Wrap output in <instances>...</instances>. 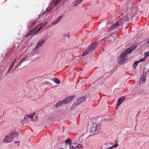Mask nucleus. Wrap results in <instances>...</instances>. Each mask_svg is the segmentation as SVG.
<instances>
[{"instance_id":"obj_1","label":"nucleus","mask_w":149,"mask_h":149,"mask_svg":"<svg viewBox=\"0 0 149 149\" xmlns=\"http://www.w3.org/2000/svg\"><path fill=\"white\" fill-rule=\"evenodd\" d=\"M136 45L132 46L126 49L125 52L121 53L120 56L118 58V61L120 64H123L126 62L127 59L126 57L127 54H130L136 47Z\"/></svg>"},{"instance_id":"obj_2","label":"nucleus","mask_w":149,"mask_h":149,"mask_svg":"<svg viewBox=\"0 0 149 149\" xmlns=\"http://www.w3.org/2000/svg\"><path fill=\"white\" fill-rule=\"evenodd\" d=\"M97 45V42H95L94 43L89 46L88 48L83 52V56H84L90 53L91 51L94 49Z\"/></svg>"},{"instance_id":"obj_3","label":"nucleus","mask_w":149,"mask_h":149,"mask_svg":"<svg viewBox=\"0 0 149 149\" xmlns=\"http://www.w3.org/2000/svg\"><path fill=\"white\" fill-rule=\"evenodd\" d=\"M18 135V134L17 132L12 134L11 135L5 137L3 139V141L5 143H9L13 140V138L16 137Z\"/></svg>"},{"instance_id":"obj_4","label":"nucleus","mask_w":149,"mask_h":149,"mask_svg":"<svg viewBox=\"0 0 149 149\" xmlns=\"http://www.w3.org/2000/svg\"><path fill=\"white\" fill-rule=\"evenodd\" d=\"M114 37L112 35L110 34L107 35L105 37L101 40L100 41L101 42L102 40H104L113 42L114 41Z\"/></svg>"},{"instance_id":"obj_5","label":"nucleus","mask_w":149,"mask_h":149,"mask_svg":"<svg viewBox=\"0 0 149 149\" xmlns=\"http://www.w3.org/2000/svg\"><path fill=\"white\" fill-rule=\"evenodd\" d=\"M92 125L93 126L90 128V130L92 132L98 131L101 129V127L100 125H97L96 123H93Z\"/></svg>"},{"instance_id":"obj_6","label":"nucleus","mask_w":149,"mask_h":149,"mask_svg":"<svg viewBox=\"0 0 149 149\" xmlns=\"http://www.w3.org/2000/svg\"><path fill=\"white\" fill-rule=\"evenodd\" d=\"M45 42V40L44 39H42L38 43L37 45L34 47V49L36 50L38 49V48L41 47Z\"/></svg>"},{"instance_id":"obj_7","label":"nucleus","mask_w":149,"mask_h":149,"mask_svg":"<svg viewBox=\"0 0 149 149\" xmlns=\"http://www.w3.org/2000/svg\"><path fill=\"white\" fill-rule=\"evenodd\" d=\"M74 98V96H69L68 97L66 98L63 100V101L65 102V104H67L70 102Z\"/></svg>"},{"instance_id":"obj_8","label":"nucleus","mask_w":149,"mask_h":149,"mask_svg":"<svg viewBox=\"0 0 149 149\" xmlns=\"http://www.w3.org/2000/svg\"><path fill=\"white\" fill-rule=\"evenodd\" d=\"M146 60V58L144 57L143 58L141 59H140L139 61H135L134 63L133 64V66H132L133 68L134 69L136 68V66H137V65H138V63L139 62L144 61Z\"/></svg>"},{"instance_id":"obj_9","label":"nucleus","mask_w":149,"mask_h":149,"mask_svg":"<svg viewBox=\"0 0 149 149\" xmlns=\"http://www.w3.org/2000/svg\"><path fill=\"white\" fill-rule=\"evenodd\" d=\"M125 97L124 96L120 97L118 100L116 104L117 107L119 106L125 100Z\"/></svg>"},{"instance_id":"obj_10","label":"nucleus","mask_w":149,"mask_h":149,"mask_svg":"<svg viewBox=\"0 0 149 149\" xmlns=\"http://www.w3.org/2000/svg\"><path fill=\"white\" fill-rule=\"evenodd\" d=\"M44 27V26L40 23L35 28V31H36V33H38L41 29H42Z\"/></svg>"},{"instance_id":"obj_11","label":"nucleus","mask_w":149,"mask_h":149,"mask_svg":"<svg viewBox=\"0 0 149 149\" xmlns=\"http://www.w3.org/2000/svg\"><path fill=\"white\" fill-rule=\"evenodd\" d=\"M86 99V97H82L77 100V102L76 103V105H78L81 103L84 102Z\"/></svg>"},{"instance_id":"obj_12","label":"nucleus","mask_w":149,"mask_h":149,"mask_svg":"<svg viewBox=\"0 0 149 149\" xmlns=\"http://www.w3.org/2000/svg\"><path fill=\"white\" fill-rule=\"evenodd\" d=\"M17 60V57H16V58L14 59V60L13 61H12V63L11 64V65H10L9 68L8 70V72H10L11 70L13 67L14 65L15 64Z\"/></svg>"},{"instance_id":"obj_13","label":"nucleus","mask_w":149,"mask_h":149,"mask_svg":"<svg viewBox=\"0 0 149 149\" xmlns=\"http://www.w3.org/2000/svg\"><path fill=\"white\" fill-rule=\"evenodd\" d=\"M17 60V57H16V58L14 59V60L13 61H12V63L11 64V65H10L9 68L8 70V72H10L11 70L13 67L14 65L15 64Z\"/></svg>"},{"instance_id":"obj_14","label":"nucleus","mask_w":149,"mask_h":149,"mask_svg":"<svg viewBox=\"0 0 149 149\" xmlns=\"http://www.w3.org/2000/svg\"><path fill=\"white\" fill-rule=\"evenodd\" d=\"M36 33V31H35V29H34V30L31 31L30 32L26 34L25 36L26 37H27L32 35H35Z\"/></svg>"},{"instance_id":"obj_15","label":"nucleus","mask_w":149,"mask_h":149,"mask_svg":"<svg viewBox=\"0 0 149 149\" xmlns=\"http://www.w3.org/2000/svg\"><path fill=\"white\" fill-rule=\"evenodd\" d=\"M36 21H35V20L31 21L29 23L28 26L30 28L32 27L36 24Z\"/></svg>"},{"instance_id":"obj_16","label":"nucleus","mask_w":149,"mask_h":149,"mask_svg":"<svg viewBox=\"0 0 149 149\" xmlns=\"http://www.w3.org/2000/svg\"><path fill=\"white\" fill-rule=\"evenodd\" d=\"M62 0H52L51 1L52 4H54V6H56Z\"/></svg>"},{"instance_id":"obj_17","label":"nucleus","mask_w":149,"mask_h":149,"mask_svg":"<svg viewBox=\"0 0 149 149\" xmlns=\"http://www.w3.org/2000/svg\"><path fill=\"white\" fill-rule=\"evenodd\" d=\"M45 14V12H44L42 13H41L40 15L38 16L36 18V19L34 20L35 21H36V22H38L39 21H38L39 19L42 17L43 15Z\"/></svg>"},{"instance_id":"obj_18","label":"nucleus","mask_w":149,"mask_h":149,"mask_svg":"<svg viewBox=\"0 0 149 149\" xmlns=\"http://www.w3.org/2000/svg\"><path fill=\"white\" fill-rule=\"evenodd\" d=\"M65 102L63 101H63H61L58 102L56 105V107H60L62 104H65Z\"/></svg>"},{"instance_id":"obj_19","label":"nucleus","mask_w":149,"mask_h":149,"mask_svg":"<svg viewBox=\"0 0 149 149\" xmlns=\"http://www.w3.org/2000/svg\"><path fill=\"white\" fill-rule=\"evenodd\" d=\"M146 80V79L145 78L144 76L143 75L140 79L139 81V83H143L145 82Z\"/></svg>"},{"instance_id":"obj_20","label":"nucleus","mask_w":149,"mask_h":149,"mask_svg":"<svg viewBox=\"0 0 149 149\" xmlns=\"http://www.w3.org/2000/svg\"><path fill=\"white\" fill-rule=\"evenodd\" d=\"M76 144L77 143H74L72 144L71 145H70V149H74L77 148V146L76 145Z\"/></svg>"},{"instance_id":"obj_21","label":"nucleus","mask_w":149,"mask_h":149,"mask_svg":"<svg viewBox=\"0 0 149 149\" xmlns=\"http://www.w3.org/2000/svg\"><path fill=\"white\" fill-rule=\"evenodd\" d=\"M119 25V24H118V22H117L116 24H115L113 25L111 27L110 30V29H113L114 28H115L117 27Z\"/></svg>"},{"instance_id":"obj_22","label":"nucleus","mask_w":149,"mask_h":149,"mask_svg":"<svg viewBox=\"0 0 149 149\" xmlns=\"http://www.w3.org/2000/svg\"><path fill=\"white\" fill-rule=\"evenodd\" d=\"M82 1V0H77L74 5V6H76L78 4L80 3Z\"/></svg>"},{"instance_id":"obj_23","label":"nucleus","mask_w":149,"mask_h":149,"mask_svg":"<svg viewBox=\"0 0 149 149\" xmlns=\"http://www.w3.org/2000/svg\"><path fill=\"white\" fill-rule=\"evenodd\" d=\"M53 80L54 81V82H55L56 84H59L60 83V81L57 78H54L53 79Z\"/></svg>"},{"instance_id":"obj_24","label":"nucleus","mask_w":149,"mask_h":149,"mask_svg":"<svg viewBox=\"0 0 149 149\" xmlns=\"http://www.w3.org/2000/svg\"><path fill=\"white\" fill-rule=\"evenodd\" d=\"M35 115V113H33L28 115L29 117L31 119V120H33V117Z\"/></svg>"},{"instance_id":"obj_25","label":"nucleus","mask_w":149,"mask_h":149,"mask_svg":"<svg viewBox=\"0 0 149 149\" xmlns=\"http://www.w3.org/2000/svg\"><path fill=\"white\" fill-rule=\"evenodd\" d=\"M71 141L70 139H68L65 141V143L66 144H70Z\"/></svg>"},{"instance_id":"obj_26","label":"nucleus","mask_w":149,"mask_h":149,"mask_svg":"<svg viewBox=\"0 0 149 149\" xmlns=\"http://www.w3.org/2000/svg\"><path fill=\"white\" fill-rule=\"evenodd\" d=\"M15 47L14 46L13 47L12 49H10V50L9 51V52L7 53V56H8V54L10 55V54H11L12 52L13 51V50L15 48Z\"/></svg>"},{"instance_id":"obj_27","label":"nucleus","mask_w":149,"mask_h":149,"mask_svg":"<svg viewBox=\"0 0 149 149\" xmlns=\"http://www.w3.org/2000/svg\"><path fill=\"white\" fill-rule=\"evenodd\" d=\"M51 8H52V7H48L46 9L45 11V13L46 12H49V11H50V10H51Z\"/></svg>"},{"instance_id":"obj_28","label":"nucleus","mask_w":149,"mask_h":149,"mask_svg":"<svg viewBox=\"0 0 149 149\" xmlns=\"http://www.w3.org/2000/svg\"><path fill=\"white\" fill-rule=\"evenodd\" d=\"M77 148H81L83 147V146L81 144L77 143Z\"/></svg>"},{"instance_id":"obj_29","label":"nucleus","mask_w":149,"mask_h":149,"mask_svg":"<svg viewBox=\"0 0 149 149\" xmlns=\"http://www.w3.org/2000/svg\"><path fill=\"white\" fill-rule=\"evenodd\" d=\"M69 34H70V33H68L67 34L63 35V37L64 38H70Z\"/></svg>"},{"instance_id":"obj_30","label":"nucleus","mask_w":149,"mask_h":149,"mask_svg":"<svg viewBox=\"0 0 149 149\" xmlns=\"http://www.w3.org/2000/svg\"><path fill=\"white\" fill-rule=\"evenodd\" d=\"M38 120V116H36L33 119V120H31V121H36Z\"/></svg>"},{"instance_id":"obj_31","label":"nucleus","mask_w":149,"mask_h":149,"mask_svg":"<svg viewBox=\"0 0 149 149\" xmlns=\"http://www.w3.org/2000/svg\"><path fill=\"white\" fill-rule=\"evenodd\" d=\"M63 15H61L58 17L57 19H56L58 22L60 20V19L63 18Z\"/></svg>"},{"instance_id":"obj_32","label":"nucleus","mask_w":149,"mask_h":149,"mask_svg":"<svg viewBox=\"0 0 149 149\" xmlns=\"http://www.w3.org/2000/svg\"><path fill=\"white\" fill-rule=\"evenodd\" d=\"M58 21L56 19L53 22H52V24H56Z\"/></svg>"},{"instance_id":"obj_33","label":"nucleus","mask_w":149,"mask_h":149,"mask_svg":"<svg viewBox=\"0 0 149 149\" xmlns=\"http://www.w3.org/2000/svg\"><path fill=\"white\" fill-rule=\"evenodd\" d=\"M21 63L20 62H19L18 64H17L16 66L15 67V69H17V68L20 65V64Z\"/></svg>"},{"instance_id":"obj_34","label":"nucleus","mask_w":149,"mask_h":149,"mask_svg":"<svg viewBox=\"0 0 149 149\" xmlns=\"http://www.w3.org/2000/svg\"><path fill=\"white\" fill-rule=\"evenodd\" d=\"M118 146V143H116L114 145L112 146V147H113V148H116Z\"/></svg>"},{"instance_id":"obj_35","label":"nucleus","mask_w":149,"mask_h":149,"mask_svg":"<svg viewBox=\"0 0 149 149\" xmlns=\"http://www.w3.org/2000/svg\"><path fill=\"white\" fill-rule=\"evenodd\" d=\"M29 117V116L28 115H25V116L24 117V119H27L28 117Z\"/></svg>"},{"instance_id":"obj_36","label":"nucleus","mask_w":149,"mask_h":149,"mask_svg":"<svg viewBox=\"0 0 149 149\" xmlns=\"http://www.w3.org/2000/svg\"><path fill=\"white\" fill-rule=\"evenodd\" d=\"M47 24V22H45L43 24H42V25L44 26H45V25Z\"/></svg>"},{"instance_id":"obj_37","label":"nucleus","mask_w":149,"mask_h":149,"mask_svg":"<svg viewBox=\"0 0 149 149\" xmlns=\"http://www.w3.org/2000/svg\"><path fill=\"white\" fill-rule=\"evenodd\" d=\"M15 143H18L17 146H18L19 145V142L18 141H15Z\"/></svg>"},{"instance_id":"obj_38","label":"nucleus","mask_w":149,"mask_h":149,"mask_svg":"<svg viewBox=\"0 0 149 149\" xmlns=\"http://www.w3.org/2000/svg\"><path fill=\"white\" fill-rule=\"evenodd\" d=\"M113 148V147H112V146H111V147H109L107 148H106V149H111L112 148Z\"/></svg>"},{"instance_id":"obj_39","label":"nucleus","mask_w":149,"mask_h":149,"mask_svg":"<svg viewBox=\"0 0 149 149\" xmlns=\"http://www.w3.org/2000/svg\"><path fill=\"white\" fill-rule=\"evenodd\" d=\"M27 56H26L25 57H24V58H23L22 59V60H23V61L26 58Z\"/></svg>"},{"instance_id":"obj_40","label":"nucleus","mask_w":149,"mask_h":149,"mask_svg":"<svg viewBox=\"0 0 149 149\" xmlns=\"http://www.w3.org/2000/svg\"><path fill=\"white\" fill-rule=\"evenodd\" d=\"M147 42L148 44H149V38Z\"/></svg>"},{"instance_id":"obj_41","label":"nucleus","mask_w":149,"mask_h":149,"mask_svg":"<svg viewBox=\"0 0 149 149\" xmlns=\"http://www.w3.org/2000/svg\"><path fill=\"white\" fill-rule=\"evenodd\" d=\"M23 61V60H21L19 62H20L22 63V62Z\"/></svg>"},{"instance_id":"obj_42","label":"nucleus","mask_w":149,"mask_h":149,"mask_svg":"<svg viewBox=\"0 0 149 149\" xmlns=\"http://www.w3.org/2000/svg\"><path fill=\"white\" fill-rule=\"evenodd\" d=\"M23 61V60H21L19 62H20L22 63V62Z\"/></svg>"},{"instance_id":"obj_43","label":"nucleus","mask_w":149,"mask_h":149,"mask_svg":"<svg viewBox=\"0 0 149 149\" xmlns=\"http://www.w3.org/2000/svg\"><path fill=\"white\" fill-rule=\"evenodd\" d=\"M23 61V60H21L19 62H20L22 63V62Z\"/></svg>"},{"instance_id":"obj_44","label":"nucleus","mask_w":149,"mask_h":149,"mask_svg":"<svg viewBox=\"0 0 149 149\" xmlns=\"http://www.w3.org/2000/svg\"><path fill=\"white\" fill-rule=\"evenodd\" d=\"M118 107L116 106V107L115 108V110H117L118 109Z\"/></svg>"},{"instance_id":"obj_45","label":"nucleus","mask_w":149,"mask_h":149,"mask_svg":"<svg viewBox=\"0 0 149 149\" xmlns=\"http://www.w3.org/2000/svg\"><path fill=\"white\" fill-rule=\"evenodd\" d=\"M115 142L116 143H117V141L116 140H115Z\"/></svg>"},{"instance_id":"obj_46","label":"nucleus","mask_w":149,"mask_h":149,"mask_svg":"<svg viewBox=\"0 0 149 149\" xmlns=\"http://www.w3.org/2000/svg\"><path fill=\"white\" fill-rule=\"evenodd\" d=\"M102 147L101 148V149H102Z\"/></svg>"},{"instance_id":"obj_47","label":"nucleus","mask_w":149,"mask_h":149,"mask_svg":"<svg viewBox=\"0 0 149 149\" xmlns=\"http://www.w3.org/2000/svg\"><path fill=\"white\" fill-rule=\"evenodd\" d=\"M147 53H148V54H149V52H147Z\"/></svg>"},{"instance_id":"obj_48","label":"nucleus","mask_w":149,"mask_h":149,"mask_svg":"<svg viewBox=\"0 0 149 149\" xmlns=\"http://www.w3.org/2000/svg\"><path fill=\"white\" fill-rule=\"evenodd\" d=\"M16 135H15V134H14V136H16Z\"/></svg>"},{"instance_id":"obj_49","label":"nucleus","mask_w":149,"mask_h":149,"mask_svg":"<svg viewBox=\"0 0 149 149\" xmlns=\"http://www.w3.org/2000/svg\"><path fill=\"white\" fill-rule=\"evenodd\" d=\"M131 17V16H129V17Z\"/></svg>"}]
</instances>
